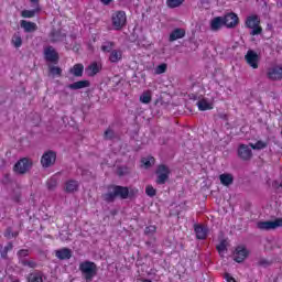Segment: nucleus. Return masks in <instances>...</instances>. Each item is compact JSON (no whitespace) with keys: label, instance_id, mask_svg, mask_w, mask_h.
Returning a JSON list of instances; mask_svg holds the SVG:
<instances>
[{"label":"nucleus","instance_id":"41","mask_svg":"<svg viewBox=\"0 0 282 282\" xmlns=\"http://www.w3.org/2000/svg\"><path fill=\"white\" fill-rule=\"evenodd\" d=\"M21 264L26 268H36V262L34 260H22Z\"/></svg>","mask_w":282,"mask_h":282},{"label":"nucleus","instance_id":"31","mask_svg":"<svg viewBox=\"0 0 282 282\" xmlns=\"http://www.w3.org/2000/svg\"><path fill=\"white\" fill-rule=\"evenodd\" d=\"M113 47H116V43L113 42H104L101 45V52H113Z\"/></svg>","mask_w":282,"mask_h":282},{"label":"nucleus","instance_id":"9","mask_svg":"<svg viewBox=\"0 0 282 282\" xmlns=\"http://www.w3.org/2000/svg\"><path fill=\"white\" fill-rule=\"evenodd\" d=\"M30 169H32V163L29 161L28 158L21 159L13 166L14 173H19L20 175L28 173Z\"/></svg>","mask_w":282,"mask_h":282},{"label":"nucleus","instance_id":"5","mask_svg":"<svg viewBox=\"0 0 282 282\" xmlns=\"http://www.w3.org/2000/svg\"><path fill=\"white\" fill-rule=\"evenodd\" d=\"M267 78L274 83L282 80V65L274 64L267 68Z\"/></svg>","mask_w":282,"mask_h":282},{"label":"nucleus","instance_id":"46","mask_svg":"<svg viewBox=\"0 0 282 282\" xmlns=\"http://www.w3.org/2000/svg\"><path fill=\"white\" fill-rule=\"evenodd\" d=\"M166 72V64H161L156 67L158 74H164Z\"/></svg>","mask_w":282,"mask_h":282},{"label":"nucleus","instance_id":"1","mask_svg":"<svg viewBox=\"0 0 282 282\" xmlns=\"http://www.w3.org/2000/svg\"><path fill=\"white\" fill-rule=\"evenodd\" d=\"M107 191V193L101 195V198L104 202H107V204H113L117 197H119V199H129L138 195V189H129V187L122 185H108Z\"/></svg>","mask_w":282,"mask_h":282},{"label":"nucleus","instance_id":"49","mask_svg":"<svg viewBox=\"0 0 282 282\" xmlns=\"http://www.w3.org/2000/svg\"><path fill=\"white\" fill-rule=\"evenodd\" d=\"M216 250H218V252H224V250H226V243L221 242L216 247Z\"/></svg>","mask_w":282,"mask_h":282},{"label":"nucleus","instance_id":"6","mask_svg":"<svg viewBox=\"0 0 282 282\" xmlns=\"http://www.w3.org/2000/svg\"><path fill=\"white\" fill-rule=\"evenodd\" d=\"M156 184H166L169 182V177L171 175V170L169 166L161 164L158 166L156 171Z\"/></svg>","mask_w":282,"mask_h":282},{"label":"nucleus","instance_id":"57","mask_svg":"<svg viewBox=\"0 0 282 282\" xmlns=\"http://www.w3.org/2000/svg\"><path fill=\"white\" fill-rule=\"evenodd\" d=\"M189 41H193V37H191Z\"/></svg>","mask_w":282,"mask_h":282},{"label":"nucleus","instance_id":"52","mask_svg":"<svg viewBox=\"0 0 282 282\" xmlns=\"http://www.w3.org/2000/svg\"><path fill=\"white\" fill-rule=\"evenodd\" d=\"M111 1H113V0H101V3L104 6H109V3H111Z\"/></svg>","mask_w":282,"mask_h":282},{"label":"nucleus","instance_id":"51","mask_svg":"<svg viewBox=\"0 0 282 282\" xmlns=\"http://www.w3.org/2000/svg\"><path fill=\"white\" fill-rule=\"evenodd\" d=\"M177 39H182V36H170V43H173V41H177Z\"/></svg>","mask_w":282,"mask_h":282},{"label":"nucleus","instance_id":"28","mask_svg":"<svg viewBox=\"0 0 282 282\" xmlns=\"http://www.w3.org/2000/svg\"><path fill=\"white\" fill-rule=\"evenodd\" d=\"M249 147L252 148L253 151H261L268 148V142L259 140L256 143H250Z\"/></svg>","mask_w":282,"mask_h":282},{"label":"nucleus","instance_id":"45","mask_svg":"<svg viewBox=\"0 0 282 282\" xmlns=\"http://www.w3.org/2000/svg\"><path fill=\"white\" fill-rule=\"evenodd\" d=\"M12 44L14 47H21V45H23V40H21V36H14L12 37Z\"/></svg>","mask_w":282,"mask_h":282},{"label":"nucleus","instance_id":"22","mask_svg":"<svg viewBox=\"0 0 282 282\" xmlns=\"http://www.w3.org/2000/svg\"><path fill=\"white\" fill-rule=\"evenodd\" d=\"M20 25L25 32H36L37 29L36 23L28 20H21Z\"/></svg>","mask_w":282,"mask_h":282},{"label":"nucleus","instance_id":"4","mask_svg":"<svg viewBox=\"0 0 282 282\" xmlns=\"http://www.w3.org/2000/svg\"><path fill=\"white\" fill-rule=\"evenodd\" d=\"M111 25L115 30L120 31L127 25V12L115 11L111 14Z\"/></svg>","mask_w":282,"mask_h":282},{"label":"nucleus","instance_id":"39","mask_svg":"<svg viewBox=\"0 0 282 282\" xmlns=\"http://www.w3.org/2000/svg\"><path fill=\"white\" fill-rule=\"evenodd\" d=\"M4 237H6L7 239H12L13 237H19V231L12 232V228L9 227V228H7V230L4 231Z\"/></svg>","mask_w":282,"mask_h":282},{"label":"nucleus","instance_id":"34","mask_svg":"<svg viewBox=\"0 0 282 282\" xmlns=\"http://www.w3.org/2000/svg\"><path fill=\"white\" fill-rule=\"evenodd\" d=\"M48 72L52 76H61L63 74V69L58 66H48Z\"/></svg>","mask_w":282,"mask_h":282},{"label":"nucleus","instance_id":"43","mask_svg":"<svg viewBox=\"0 0 282 282\" xmlns=\"http://www.w3.org/2000/svg\"><path fill=\"white\" fill-rule=\"evenodd\" d=\"M25 257H30V250L29 249H21L18 251V258L19 259H25Z\"/></svg>","mask_w":282,"mask_h":282},{"label":"nucleus","instance_id":"54","mask_svg":"<svg viewBox=\"0 0 282 282\" xmlns=\"http://www.w3.org/2000/svg\"><path fill=\"white\" fill-rule=\"evenodd\" d=\"M3 252V246L0 245V254Z\"/></svg>","mask_w":282,"mask_h":282},{"label":"nucleus","instance_id":"2","mask_svg":"<svg viewBox=\"0 0 282 282\" xmlns=\"http://www.w3.org/2000/svg\"><path fill=\"white\" fill-rule=\"evenodd\" d=\"M79 271L86 282L94 281V278L98 274V265L95 262L86 260L79 264Z\"/></svg>","mask_w":282,"mask_h":282},{"label":"nucleus","instance_id":"16","mask_svg":"<svg viewBox=\"0 0 282 282\" xmlns=\"http://www.w3.org/2000/svg\"><path fill=\"white\" fill-rule=\"evenodd\" d=\"M87 87H91V83L87 79L78 80L67 86L68 89L73 91H78V89H86Z\"/></svg>","mask_w":282,"mask_h":282},{"label":"nucleus","instance_id":"40","mask_svg":"<svg viewBox=\"0 0 282 282\" xmlns=\"http://www.w3.org/2000/svg\"><path fill=\"white\" fill-rule=\"evenodd\" d=\"M272 264V261L271 260H268L265 258H261L259 261H258V265H260L261 268H270V265Z\"/></svg>","mask_w":282,"mask_h":282},{"label":"nucleus","instance_id":"32","mask_svg":"<svg viewBox=\"0 0 282 282\" xmlns=\"http://www.w3.org/2000/svg\"><path fill=\"white\" fill-rule=\"evenodd\" d=\"M185 0H166L167 8L174 9L180 8Z\"/></svg>","mask_w":282,"mask_h":282},{"label":"nucleus","instance_id":"18","mask_svg":"<svg viewBox=\"0 0 282 282\" xmlns=\"http://www.w3.org/2000/svg\"><path fill=\"white\" fill-rule=\"evenodd\" d=\"M55 256L61 261H65L67 259H72V249L69 248H62L55 251Z\"/></svg>","mask_w":282,"mask_h":282},{"label":"nucleus","instance_id":"23","mask_svg":"<svg viewBox=\"0 0 282 282\" xmlns=\"http://www.w3.org/2000/svg\"><path fill=\"white\" fill-rule=\"evenodd\" d=\"M196 105L199 111H210L213 109V104L208 102L206 98L198 100Z\"/></svg>","mask_w":282,"mask_h":282},{"label":"nucleus","instance_id":"55","mask_svg":"<svg viewBox=\"0 0 282 282\" xmlns=\"http://www.w3.org/2000/svg\"><path fill=\"white\" fill-rule=\"evenodd\" d=\"M143 282H153V281H151V280H149V279H145V280H143Z\"/></svg>","mask_w":282,"mask_h":282},{"label":"nucleus","instance_id":"27","mask_svg":"<svg viewBox=\"0 0 282 282\" xmlns=\"http://www.w3.org/2000/svg\"><path fill=\"white\" fill-rule=\"evenodd\" d=\"M41 12L40 8L33 9V10H23L21 12V17L23 19H34L36 17V13Z\"/></svg>","mask_w":282,"mask_h":282},{"label":"nucleus","instance_id":"44","mask_svg":"<svg viewBox=\"0 0 282 282\" xmlns=\"http://www.w3.org/2000/svg\"><path fill=\"white\" fill-rule=\"evenodd\" d=\"M156 230H158V227H155L154 225H150L145 227L144 235H154Z\"/></svg>","mask_w":282,"mask_h":282},{"label":"nucleus","instance_id":"26","mask_svg":"<svg viewBox=\"0 0 282 282\" xmlns=\"http://www.w3.org/2000/svg\"><path fill=\"white\" fill-rule=\"evenodd\" d=\"M28 282H43V273L41 271H34L26 278Z\"/></svg>","mask_w":282,"mask_h":282},{"label":"nucleus","instance_id":"42","mask_svg":"<svg viewBox=\"0 0 282 282\" xmlns=\"http://www.w3.org/2000/svg\"><path fill=\"white\" fill-rule=\"evenodd\" d=\"M113 135H116V133H115L113 130H111V129H107V130L104 132V138H105V140H113Z\"/></svg>","mask_w":282,"mask_h":282},{"label":"nucleus","instance_id":"24","mask_svg":"<svg viewBox=\"0 0 282 282\" xmlns=\"http://www.w3.org/2000/svg\"><path fill=\"white\" fill-rule=\"evenodd\" d=\"M110 63H120L122 61V51L121 50H112L109 55Z\"/></svg>","mask_w":282,"mask_h":282},{"label":"nucleus","instance_id":"37","mask_svg":"<svg viewBox=\"0 0 282 282\" xmlns=\"http://www.w3.org/2000/svg\"><path fill=\"white\" fill-rule=\"evenodd\" d=\"M138 47H151V43L149 41H147V37H141L140 40H138L137 42Z\"/></svg>","mask_w":282,"mask_h":282},{"label":"nucleus","instance_id":"48","mask_svg":"<svg viewBox=\"0 0 282 282\" xmlns=\"http://www.w3.org/2000/svg\"><path fill=\"white\" fill-rule=\"evenodd\" d=\"M127 174V167H119L118 169V175L122 177V175Z\"/></svg>","mask_w":282,"mask_h":282},{"label":"nucleus","instance_id":"47","mask_svg":"<svg viewBox=\"0 0 282 282\" xmlns=\"http://www.w3.org/2000/svg\"><path fill=\"white\" fill-rule=\"evenodd\" d=\"M224 279L227 282H237V280L232 275H230V273H225Z\"/></svg>","mask_w":282,"mask_h":282},{"label":"nucleus","instance_id":"56","mask_svg":"<svg viewBox=\"0 0 282 282\" xmlns=\"http://www.w3.org/2000/svg\"><path fill=\"white\" fill-rule=\"evenodd\" d=\"M13 282H21V281H19V280H14Z\"/></svg>","mask_w":282,"mask_h":282},{"label":"nucleus","instance_id":"14","mask_svg":"<svg viewBox=\"0 0 282 282\" xmlns=\"http://www.w3.org/2000/svg\"><path fill=\"white\" fill-rule=\"evenodd\" d=\"M238 158H240V160H243V162H248V160H251L252 150L250 149V147L246 144H240L238 147Z\"/></svg>","mask_w":282,"mask_h":282},{"label":"nucleus","instance_id":"17","mask_svg":"<svg viewBox=\"0 0 282 282\" xmlns=\"http://www.w3.org/2000/svg\"><path fill=\"white\" fill-rule=\"evenodd\" d=\"M85 73V65L82 63L75 64L73 67L69 68V74L75 76V78H82L83 74Z\"/></svg>","mask_w":282,"mask_h":282},{"label":"nucleus","instance_id":"20","mask_svg":"<svg viewBox=\"0 0 282 282\" xmlns=\"http://www.w3.org/2000/svg\"><path fill=\"white\" fill-rule=\"evenodd\" d=\"M219 180L223 186H230L235 182V176H232L230 173H224L219 175Z\"/></svg>","mask_w":282,"mask_h":282},{"label":"nucleus","instance_id":"15","mask_svg":"<svg viewBox=\"0 0 282 282\" xmlns=\"http://www.w3.org/2000/svg\"><path fill=\"white\" fill-rule=\"evenodd\" d=\"M194 232L196 235V239L204 241L208 237V227L204 225H194Z\"/></svg>","mask_w":282,"mask_h":282},{"label":"nucleus","instance_id":"11","mask_svg":"<svg viewBox=\"0 0 282 282\" xmlns=\"http://www.w3.org/2000/svg\"><path fill=\"white\" fill-rule=\"evenodd\" d=\"M56 162V152L47 151L41 158V164L44 169H50Z\"/></svg>","mask_w":282,"mask_h":282},{"label":"nucleus","instance_id":"29","mask_svg":"<svg viewBox=\"0 0 282 282\" xmlns=\"http://www.w3.org/2000/svg\"><path fill=\"white\" fill-rule=\"evenodd\" d=\"M141 164H143L144 169H151V166H153V164H155V158H153V156L142 158Z\"/></svg>","mask_w":282,"mask_h":282},{"label":"nucleus","instance_id":"13","mask_svg":"<svg viewBox=\"0 0 282 282\" xmlns=\"http://www.w3.org/2000/svg\"><path fill=\"white\" fill-rule=\"evenodd\" d=\"M226 28H237L239 25V15L235 12H230L223 17Z\"/></svg>","mask_w":282,"mask_h":282},{"label":"nucleus","instance_id":"38","mask_svg":"<svg viewBox=\"0 0 282 282\" xmlns=\"http://www.w3.org/2000/svg\"><path fill=\"white\" fill-rule=\"evenodd\" d=\"M156 193L158 191L152 185L145 187V195H148V197H155Z\"/></svg>","mask_w":282,"mask_h":282},{"label":"nucleus","instance_id":"35","mask_svg":"<svg viewBox=\"0 0 282 282\" xmlns=\"http://www.w3.org/2000/svg\"><path fill=\"white\" fill-rule=\"evenodd\" d=\"M58 185V182L56 181V178L51 177L47 182H46V186L48 188V191H54V188H56V186Z\"/></svg>","mask_w":282,"mask_h":282},{"label":"nucleus","instance_id":"30","mask_svg":"<svg viewBox=\"0 0 282 282\" xmlns=\"http://www.w3.org/2000/svg\"><path fill=\"white\" fill-rule=\"evenodd\" d=\"M151 100H152V96H151V91L149 90L143 91V94L140 96V102H142L143 105H149Z\"/></svg>","mask_w":282,"mask_h":282},{"label":"nucleus","instance_id":"33","mask_svg":"<svg viewBox=\"0 0 282 282\" xmlns=\"http://www.w3.org/2000/svg\"><path fill=\"white\" fill-rule=\"evenodd\" d=\"M12 248H14V245L12 242H8V245L1 251V258L8 259V252H10Z\"/></svg>","mask_w":282,"mask_h":282},{"label":"nucleus","instance_id":"8","mask_svg":"<svg viewBox=\"0 0 282 282\" xmlns=\"http://www.w3.org/2000/svg\"><path fill=\"white\" fill-rule=\"evenodd\" d=\"M61 56L54 46L44 47V61L46 63H53V65H57Z\"/></svg>","mask_w":282,"mask_h":282},{"label":"nucleus","instance_id":"21","mask_svg":"<svg viewBox=\"0 0 282 282\" xmlns=\"http://www.w3.org/2000/svg\"><path fill=\"white\" fill-rule=\"evenodd\" d=\"M78 186H79L78 181H76V180H69V181H67V182L65 183V188H64V191H65L66 193H76V191H78Z\"/></svg>","mask_w":282,"mask_h":282},{"label":"nucleus","instance_id":"3","mask_svg":"<svg viewBox=\"0 0 282 282\" xmlns=\"http://www.w3.org/2000/svg\"><path fill=\"white\" fill-rule=\"evenodd\" d=\"M245 26L251 30V36H259L263 33V28H261V18L258 14H251L246 18Z\"/></svg>","mask_w":282,"mask_h":282},{"label":"nucleus","instance_id":"36","mask_svg":"<svg viewBox=\"0 0 282 282\" xmlns=\"http://www.w3.org/2000/svg\"><path fill=\"white\" fill-rule=\"evenodd\" d=\"M170 36H186V30H184V29H174L170 33Z\"/></svg>","mask_w":282,"mask_h":282},{"label":"nucleus","instance_id":"50","mask_svg":"<svg viewBox=\"0 0 282 282\" xmlns=\"http://www.w3.org/2000/svg\"><path fill=\"white\" fill-rule=\"evenodd\" d=\"M272 186H273V188H281V187H282V183L279 182V181H274V182L272 183Z\"/></svg>","mask_w":282,"mask_h":282},{"label":"nucleus","instance_id":"7","mask_svg":"<svg viewBox=\"0 0 282 282\" xmlns=\"http://www.w3.org/2000/svg\"><path fill=\"white\" fill-rule=\"evenodd\" d=\"M257 228H259V230H276V228H282V218L259 221Z\"/></svg>","mask_w":282,"mask_h":282},{"label":"nucleus","instance_id":"25","mask_svg":"<svg viewBox=\"0 0 282 282\" xmlns=\"http://www.w3.org/2000/svg\"><path fill=\"white\" fill-rule=\"evenodd\" d=\"M101 69H102V66L94 62L87 67L88 76H96V74H100Z\"/></svg>","mask_w":282,"mask_h":282},{"label":"nucleus","instance_id":"53","mask_svg":"<svg viewBox=\"0 0 282 282\" xmlns=\"http://www.w3.org/2000/svg\"><path fill=\"white\" fill-rule=\"evenodd\" d=\"M31 3H39L41 0H30Z\"/></svg>","mask_w":282,"mask_h":282},{"label":"nucleus","instance_id":"12","mask_svg":"<svg viewBox=\"0 0 282 282\" xmlns=\"http://www.w3.org/2000/svg\"><path fill=\"white\" fill-rule=\"evenodd\" d=\"M248 249H246V247L243 246H238L234 252V261H236V263H243V261H246V259H248Z\"/></svg>","mask_w":282,"mask_h":282},{"label":"nucleus","instance_id":"19","mask_svg":"<svg viewBox=\"0 0 282 282\" xmlns=\"http://www.w3.org/2000/svg\"><path fill=\"white\" fill-rule=\"evenodd\" d=\"M224 25H226V23L224 22V18L216 17L210 22V30H213V32H217V30H221Z\"/></svg>","mask_w":282,"mask_h":282},{"label":"nucleus","instance_id":"10","mask_svg":"<svg viewBox=\"0 0 282 282\" xmlns=\"http://www.w3.org/2000/svg\"><path fill=\"white\" fill-rule=\"evenodd\" d=\"M245 61L249 67L252 69H259V54L257 52L249 50L247 54L245 55Z\"/></svg>","mask_w":282,"mask_h":282}]
</instances>
